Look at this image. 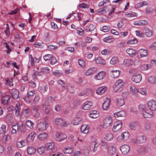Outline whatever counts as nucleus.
I'll return each instance as SVG.
<instances>
[{
    "instance_id": "54",
    "label": "nucleus",
    "mask_w": 156,
    "mask_h": 156,
    "mask_svg": "<svg viewBox=\"0 0 156 156\" xmlns=\"http://www.w3.org/2000/svg\"><path fill=\"white\" fill-rule=\"evenodd\" d=\"M19 129L21 132H25L26 130L25 125L24 124H22L20 126Z\"/></svg>"
},
{
    "instance_id": "13",
    "label": "nucleus",
    "mask_w": 156,
    "mask_h": 156,
    "mask_svg": "<svg viewBox=\"0 0 156 156\" xmlns=\"http://www.w3.org/2000/svg\"><path fill=\"white\" fill-rule=\"evenodd\" d=\"M98 145L96 141H92L90 144V150L91 151L94 152L97 151Z\"/></svg>"
},
{
    "instance_id": "35",
    "label": "nucleus",
    "mask_w": 156,
    "mask_h": 156,
    "mask_svg": "<svg viewBox=\"0 0 156 156\" xmlns=\"http://www.w3.org/2000/svg\"><path fill=\"white\" fill-rule=\"evenodd\" d=\"M137 139L139 143H143L146 141V138L145 136H140L138 137Z\"/></svg>"
},
{
    "instance_id": "6",
    "label": "nucleus",
    "mask_w": 156,
    "mask_h": 156,
    "mask_svg": "<svg viewBox=\"0 0 156 156\" xmlns=\"http://www.w3.org/2000/svg\"><path fill=\"white\" fill-rule=\"evenodd\" d=\"M35 93L34 90L28 91L27 92V96L23 98L24 100L28 103H30L31 100V98L34 96Z\"/></svg>"
},
{
    "instance_id": "2",
    "label": "nucleus",
    "mask_w": 156,
    "mask_h": 156,
    "mask_svg": "<svg viewBox=\"0 0 156 156\" xmlns=\"http://www.w3.org/2000/svg\"><path fill=\"white\" fill-rule=\"evenodd\" d=\"M123 86V83L122 80H119L117 81L113 86L114 92H120L122 90Z\"/></svg>"
},
{
    "instance_id": "1",
    "label": "nucleus",
    "mask_w": 156,
    "mask_h": 156,
    "mask_svg": "<svg viewBox=\"0 0 156 156\" xmlns=\"http://www.w3.org/2000/svg\"><path fill=\"white\" fill-rule=\"evenodd\" d=\"M139 108L140 111L142 112L141 114L144 118H148L149 115L151 116L153 115V112H152L146 109L145 106L144 105H140L139 106Z\"/></svg>"
},
{
    "instance_id": "33",
    "label": "nucleus",
    "mask_w": 156,
    "mask_h": 156,
    "mask_svg": "<svg viewBox=\"0 0 156 156\" xmlns=\"http://www.w3.org/2000/svg\"><path fill=\"white\" fill-rule=\"evenodd\" d=\"M73 150V148L72 147H68L63 150V151L65 153L69 154L71 153Z\"/></svg>"
},
{
    "instance_id": "22",
    "label": "nucleus",
    "mask_w": 156,
    "mask_h": 156,
    "mask_svg": "<svg viewBox=\"0 0 156 156\" xmlns=\"http://www.w3.org/2000/svg\"><path fill=\"white\" fill-rule=\"evenodd\" d=\"M58 83L60 85V89L62 91H63L65 90L66 89V83L62 80H59L58 81Z\"/></svg>"
},
{
    "instance_id": "42",
    "label": "nucleus",
    "mask_w": 156,
    "mask_h": 156,
    "mask_svg": "<svg viewBox=\"0 0 156 156\" xmlns=\"http://www.w3.org/2000/svg\"><path fill=\"white\" fill-rule=\"evenodd\" d=\"M145 30L146 31L145 34L147 37H150L152 35V31L150 30L148 28H146Z\"/></svg>"
},
{
    "instance_id": "14",
    "label": "nucleus",
    "mask_w": 156,
    "mask_h": 156,
    "mask_svg": "<svg viewBox=\"0 0 156 156\" xmlns=\"http://www.w3.org/2000/svg\"><path fill=\"white\" fill-rule=\"evenodd\" d=\"M10 97L8 95L3 96L2 99V103L4 105H6L10 102Z\"/></svg>"
},
{
    "instance_id": "10",
    "label": "nucleus",
    "mask_w": 156,
    "mask_h": 156,
    "mask_svg": "<svg viewBox=\"0 0 156 156\" xmlns=\"http://www.w3.org/2000/svg\"><path fill=\"white\" fill-rule=\"evenodd\" d=\"M32 108L33 111L35 112L34 116L36 118H38L40 115V107L38 105H34L33 106Z\"/></svg>"
},
{
    "instance_id": "29",
    "label": "nucleus",
    "mask_w": 156,
    "mask_h": 156,
    "mask_svg": "<svg viewBox=\"0 0 156 156\" xmlns=\"http://www.w3.org/2000/svg\"><path fill=\"white\" fill-rule=\"evenodd\" d=\"M108 152L110 155H115L116 152L115 148L112 146L109 147L108 149Z\"/></svg>"
},
{
    "instance_id": "40",
    "label": "nucleus",
    "mask_w": 156,
    "mask_h": 156,
    "mask_svg": "<svg viewBox=\"0 0 156 156\" xmlns=\"http://www.w3.org/2000/svg\"><path fill=\"white\" fill-rule=\"evenodd\" d=\"M86 126V125H82L81 126V127L80 129L81 131L82 132H83L85 133H87L89 131V128H87V129H86V128H85Z\"/></svg>"
},
{
    "instance_id": "15",
    "label": "nucleus",
    "mask_w": 156,
    "mask_h": 156,
    "mask_svg": "<svg viewBox=\"0 0 156 156\" xmlns=\"http://www.w3.org/2000/svg\"><path fill=\"white\" fill-rule=\"evenodd\" d=\"M83 105L82 107V108L84 110H88L90 109L93 105L92 102L90 101H87L83 104Z\"/></svg>"
},
{
    "instance_id": "57",
    "label": "nucleus",
    "mask_w": 156,
    "mask_h": 156,
    "mask_svg": "<svg viewBox=\"0 0 156 156\" xmlns=\"http://www.w3.org/2000/svg\"><path fill=\"white\" fill-rule=\"evenodd\" d=\"M15 114L17 116H18L20 115V109L18 107V106L17 105L16 106L15 108Z\"/></svg>"
},
{
    "instance_id": "49",
    "label": "nucleus",
    "mask_w": 156,
    "mask_h": 156,
    "mask_svg": "<svg viewBox=\"0 0 156 156\" xmlns=\"http://www.w3.org/2000/svg\"><path fill=\"white\" fill-rule=\"evenodd\" d=\"M139 94L140 93L142 94L146 95V90L145 88H140L138 89Z\"/></svg>"
},
{
    "instance_id": "63",
    "label": "nucleus",
    "mask_w": 156,
    "mask_h": 156,
    "mask_svg": "<svg viewBox=\"0 0 156 156\" xmlns=\"http://www.w3.org/2000/svg\"><path fill=\"white\" fill-rule=\"evenodd\" d=\"M67 89L69 92L70 93H73L74 92V89L71 86H68Z\"/></svg>"
},
{
    "instance_id": "43",
    "label": "nucleus",
    "mask_w": 156,
    "mask_h": 156,
    "mask_svg": "<svg viewBox=\"0 0 156 156\" xmlns=\"http://www.w3.org/2000/svg\"><path fill=\"white\" fill-rule=\"evenodd\" d=\"M113 138V135L110 133H107L105 137V139L107 141H110Z\"/></svg>"
},
{
    "instance_id": "60",
    "label": "nucleus",
    "mask_w": 156,
    "mask_h": 156,
    "mask_svg": "<svg viewBox=\"0 0 156 156\" xmlns=\"http://www.w3.org/2000/svg\"><path fill=\"white\" fill-rule=\"evenodd\" d=\"M51 56V55L49 54L45 55L44 56V59L45 61L49 60L50 59Z\"/></svg>"
},
{
    "instance_id": "45",
    "label": "nucleus",
    "mask_w": 156,
    "mask_h": 156,
    "mask_svg": "<svg viewBox=\"0 0 156 156\" xmlns=\"http://www.w3.org/2000/svg\"><path fill=\"white\" fill-rule=\"evenodd\" d=\"M46 148L44 147H41L37 149V152L40 154H42L44 152Z\"/></svg>"
},
{
    "instance_id": "30",
    "label": "nucleus",
    "mask_w": 156,
    "mask_h": 156,
    "mask_svg": "<svg viewBox=\"0 0 156 156\" xmlns=\"http://www.w3.org/2000/svg\"><path fill=\"white\" fill-rule=\"evenodd\" d=\"M94 68H91L88 69L85 72V75L86 76H89L93 74L95 71Z\"/></svg>"
},
{
    "instance_id": "58",
    "label": "nucleus",
    "mask_w": 156,
    "mask_h": 156,
    "mask_svg": "<svg viewBox=\"0 0 156 156\" xmlns=\"http://www.w3.org/2000/svg\"><path fill=\"white\" fill-rule=\"evenodd\" d=\"M79 7H80L82 8H87L89 7V5L84 4V3H83L82 4H81L78 5Z\"/></svg>"
},
{
    "instance_id": "5",
    "label": "nucleus",
    "mask_w": 156,
    "mask_h": 156,
    "mask_svg": "<svg viewBox=\"0 0 156 156\" xmlns=\"http://www.w3.org/2000/svg\"><path fill=\"white\" fill-rule=\"evenodd\" d=\"M55 124L61 126H66L68 125L69 123L67 122H65L63 120L60 118H57L55 119Z\"/></svg>"
},
{
    "instance_id": "62",
    "label": "nucleus",
    "mask_w": 156,
    "mask_h": 156,
    "mask_svg": "<svg viewBox=\"0 0 156 156\" xmlns=\"http://www.w3.org/2000/svg\"><path fill=\"white\" fill-rule=\"evenodd\" d=\"M57 47V46H54L53 45H49L48 46V48L49 50L52 51L54 50Z\"/></svg>"
},
{
    "instance_id": "11",
    "label": "nucleus",
    "mask_w": 156,
    "mask_h": 156,
    "mask_svg": "<svg viewBox=\"0 0 156 156\" xmlns=\"http://www.w3.org/2000/svg\"><path fill=\"white\" fill-rule=\"evenodd\" d=\"M110 104V99L108 98H106L102 104V108L104 110H107L109 108Z\"/></svg>"
},
{
    "instance_id": "8",
    "label": "nucleus",
    "mask_w": 156,
    "mask_h": 156,
    "mask_svg": "<svg viewBox=\"0 0 156 156\" xmlns=\"http://www.w3.org/2000/svg\"><path fill=\"white\" fill-rule=\"evenodd\" d=\"M122 127V123L119 121L115 122L114 125L112 130L114 132H117Z\"/></svg>"
},
{
    "instance_id": "51",
    "label": "nucleus",
    "mask_w": 156,
    "mask_h": 156,
    "mask_svg": "<svg viewBox=\"0 0 156 156\" xmlns=\"http://www.w3.org/2000/svg\"><path fill=\"white\" fill-rule=\"evenodd\" d=\"M137 43V41L135 38L133 39L129 40L127 42V43L129 44H136Z\"/></svg>"
},
{
    "instance_id": "27",
    "label": "nucleus",
    "mask_w": 156,
    "mask_h": 156,
    "mask_svg": "<svg viewBox=\"0 0 156 156\" xmlns=\"http://www.w3.org/2000/svg\"><path fill=\"white\" fill-rule=\"evenodd\" d=\"M47 136L48 134L47 133H43L39 134L38 136V138L41 140H44L47 138Z\"/></svg>"
},
{
    "instance_id": "52",
    "label": "nucleus",
    "mask_w": 156,
    "mask_h": 156,
    "mask_svg": "<svg viewBox=\"0 0 156 156\" xmlns=\"http://www.w3.org/2000/svg\"><path fill=\"white\" fill-rule=\"evenodd\" d=\"M36 136V133L34 132H33L29 135L28 138H30L32 140H33Z\"/></svg>"
},
{
    "instance_id": "19",
    "label": "nucleus",
    "mask_w": 156,
    "mask_h": 156,
    "mask_svg": "<svg viewBox=\"0 0 156 156\" xmlns=\"http://www.w3.org/2000/svg\"><path fill=\"white\" fill-rule=\"evenodd\" d=\"M67 137L66 135L64 134H58L56 135V137L55 140L56 141H61Z\"/></svg>"
},
{
    "instance_id": "44",
    "label": "nucleus",
    "mask_w": 156,
    "mask_h": 156,
    "mask_svg": "<svg viewBox=\"0 0 156 156\" xmlns=\"http://www.w3.org/2000/svg\"><path fill=\"white\" fill-rule=\"evenodd\" d=\"M156 80V77L155 76H151L148 79V81L151 83H154Z\"/></svg>"
},
{
    "instance_id": "20",
    "label": "nucleus",
    "mask_w": 156,
    "mask_h": 156,
    "mask_svg": "<svg viewBox=\"0 0 156 156\" xmlns=\"http://www.w3.org/2000/svg\"><path fill=\"white\" fill-rule=\"evenodd\" d=\"M126 112L124 111H121L114 114L115 117H124L126 116Z\"/></svg>"
},
{
    "instance_id": "12",
    "label": "nucleus",
    "mask_w": 156,
    "mask_h": 156,
    "mask_svg": "<svg viewBox=\"0 0 156 156\" xmlns=\"http://www.w3.org/2000/svg\"><path fill=\"white\" fill-rule=\"evenodd\" d=\"M130 93L133 96H137L139 94L138 89L135 86L132 85L130 87Z\"/></svg>"
},
{
    "instance_id": "34",
    "label": "nucleus",
    "mask_w": 156,
    "mask_h": 156,
    "mask_svg": "<svg viewBox=\"0 0 156 156\" xmlns=\"http://www.w3.org/2000/svg\"><path fill=\"white\" fill-rule=\"evenodd\" d=\"M133 63V61L130 59H126L123 62V64L127 66L132 65Z\"/></svg>"
},
{
    "instance_id": "56",
    "label": "nucleus",
    "mask_w": 156,
    "mask_h": 156,
    "mask_svg": "<svg viewBox=\"0 0 156 156\" xmlns=\"http://www.w3.org/2000/svg\"><path fill=\"white\" fill-rule=\"evenodd\" d=\"M40 99V97L39 95H37L36 96L33 101V103L36 104L39 101Z\"/></svg>"
},
{
    "instance_id": "48",
    "label": "nucleus",
    "mask_w": 156,
    "mask_h": 156,
    "mask_svg": "<svg viewBox=\"0 0 156 156\" xmlns=\"http://www.w3.org/2000/svg\"><path fill=\"white\" fill-rule=\"evenodd\" d=\"M25 142L24 141L22 140L20 142H18L16 143L17 147L18 148H20L24 145Z\"/></svg>"
},
{
    "instance_id": "18",
    "label": "nucleus",
    "mask_w": 156,
    "mask_h": 156,
    "mask_svg": "<svg viewBox=\"0 0 156 156\" xmlns=\"http://www.w3.org/2000/svg\"><path fill=\"white\" fill-rule=\"evenodd\" d=\"M106 90V87L105 86H104L97 89L96 90V93L98 94L101 95L104 93Z\"/></svg>"
},
{
    "instance_id": "61",
    "label": "nucleus",
    "mask_w": 156,
    "mask_h": 156,
    "mask_svg": "<svg viewBox=\"0 0 156 156\" xmlns=\"http://www.w3.org/2000/svg\"><path fill=\"white\" fill-rule=\"evenodd\" d=\"M30 112V109L29 108H27L26 109H25L24 111L22 112V115H23L25 113L26 115H25V116H27L28 115V113H29Z\"/></svg>"
},
{
    "instance_id": "3",
    "label": "nucleus",
    "mask_w": 156,
    "mask_h": 156,
    "mask_svg": "<svg viewBox=\"0 0 156 156\" xmlns=\"http://www.w3.org/2000/svg\"><path fill=\"white\" fill-rule=\"evenodd\" d=\"M112 118L110 117H106L103 121V127L106 128L109 127L112 122Z\"/></svg>"
},
{
    "instance_id": "26",
    "label": "nucleus",
    "mask_w": 156,
    "mask_h": 156,
    "mask_svg": "<svg viewBox=\"0 0 156 156\" xmlns=\"http://www.w3.org/2000/svg\"><path fill=\"white\" fill-rule=\"evenodd\" d=\"M82 119L80 117L75 118L72 120V123L74 125H77L81 123Z\"/></svg>"
},
{
    "instance_id": "50",
    "label": "nucleus",
    "mask_w": 156,
    "mask_h": 156,
    "mask_svg": "<svg viewBox=\"0 0 156 156\" xmlns=\"http://www.w3.org/2000/svg\"><path fill=\"white\" fill-rule=\"evenodd\" d=\"M137 126V123L135 122H132L129 125L130 127L132 129H134Z\"/></svg>"
},
{
    "instance_id": "32",
    "label": "nucleus",
    "mask_w": 156,
    "mask_h": 156,
    "mask_svg": "<svg viewBox=\"0 0 156 156\" xmlns=\"http://www.w3.org/2000/svg\"><path fill=\"white\" fill-rule=\"evenodd\" d=\"M126 52L127 53L131 56L135 55L136 54V51L134 50L133 49L129 48L126 50Z\"/></svg>"
},
{
    "instance_id": "59",
    "label": "nucleus",
    "mask_w": 156,
    "mask_h": 156,
    "mask_svg": "<svg viewBox=\"0 0 156 156\" xmlns=\"http://www.w3.org/2000/svg\"><path fill=\"white\" fill-rule=\"evenodd\" d=\"M151 125L148 122H146L144 124V128L147 130H149L151 128Z\"/></svg>"
},
{
    "instance_id": "4",
    "label": "nucleus",
    "mask_w": 156,
    "mask_h": 156,
    "mask_svg": "<svg viewBox=\"0 0 156 156\" xmlns=\"http://www.w3.org/2000/svg\"><path fill=\"white\" fill-rule=\"evenodd\" d=\"M37 126L39 130L42 131L46 129L48 125L46 122H42L38 123Z\"/></svg>"
},
{
    "instance_id": "28",
    "label": "nucleus",
    "mask_w": 156,
    "mask_h": 156,
    "mask_svg": "<svg viewBox=\"0 0 156 156\" xmlns=\"http://www.w3.org/2000/svg\"><path fill=\"white\" fill-rule=\"evenodd\" d=\"M111 76L114 78H116L119 76V71L117 70H113L112 71Z\"/></svg>"
},
{
    "instance_id": "21",
    "label": "nucleus",
    "mask_w": 156,
    "mask_h": 156,
    "mask_svg": "<svg viewBox=\"0 0 156 156\" xmlns=\"http://www.w3.org/2000/svg\"><path fill=\"white\" fill-rule=\"evenodd\" d=\"M138 53L140 55L141 57L147 56L148 55L147 51L146 49H140Z\"/></svg>"
},
{
    "instance_id": "23",
    "label": "nucleus",
    "mask_w": 156,
    "mask_h": 156,
    "mask_svg": "<svg viewBox=\"0 0 156 156\" xmlns=\"http://www.w3.org/2000/svg\"><path fill=\"white\" fill-rule=\"evenodd\" d=\"M12 97L14 99H17L18 97L19 92L16 89H13L12 91Z\"/></svg>"
},
{
    "instance_id": "55",
    "label": "nucleus",
    "mask_w": 156,
    "mask_h": 156,
    "mask_svg": "<svg viewBox=\"0 0 156 156\" xmlns=\"http://www.w3.org/2000/svg\"><path fill=\"white\" fill-rule=\"evenodd\" d=\"M78 63L79 65L82 67L84 66L85 65V62L84 61L81 59H79L78 60Z\"/></svg>"
},
{
    "instance_id": "41",
    "label": "nucleus",
    "mask_w": 156,
    "mask_h": 156,
    "mask_svg": "<svg viewBox=\"0 0 156 156\" xmlns=\"http://www.w3.org/2000/svg\"><path fill=\"white\" fill-rule=\"evenodd\" d=\"M25 124L30 129L33 128V123L30 120H27L25 122Z\"/></svg>"
},
{
    "instance_id": "47",
    "label": "nucleus",
    "mask_w": 156,
    "mask_h": 156,
    "mask_svg": "<svg viewBox=\"0 0 156 156\" xmlns=\"http://www.w3.org/2000/svg\"><path fill=\"white\" fill-rule=\"evenodd\" d=\"M148 151V148H147L140 147L138 150V153H143L147 152Z\"/></svg>"
},
{
    "instance_id": "64",
    "label": "nucleus",
    "mask_w": 156,
    "mask_h": 156,
    "mask_svg": "<svg viewBox=\"0 0 156 156\" xmlns=\"http://www.w3.org/2000/svg\"><path fill=\"white\" fill-rule=\"evenodd\" d=\"M125 44V43L123 42L119 43L118 44L117 47L119 48H122L124 47Z\"/></svg>"
},
{
    "instance_id": "53",
    "label": "nucleus",
    "mask_w": 156,
    "mask_h": 156,
    "mask_svg": "<svg viewBox=\"0 0 156 156\" xmlns=\"http://www.w3.org/2000/svg\"><path fill=\"white\" fill-rule=\"evenodd\" d=\"M50 59H51L50 63L51 64H54L57 62V61L55 57H53L52 55Z\"/></svg>"
},
{
    "instance_id": "37",
    "label": "nucleus",
    "mask_w": 156,
    "mask_h": 156,
    "mask_svg": "<svg viewBox=\"0 0 156 156\" xmlns=\"http://www.w3.org/2000/svg\"><path fill=\"white\" fill-rule=\"evenodd\" d=\"M95 28V26L93 24H90L89 26L86 28L85 31L87 32L89 31H93Z\"/></svg>"
},
{
    "instance_id": "16",
    "label": "nucleus",
    "mask_w": 156,
    "mask_h": 156,
    "mask_svg": "<svg viewBox=\"0 0 156 156\" xmlns=\"http://www.w3.org/2000/svg\"><path fill=\"white\" fill-rule=\"evenodd\" d=\"M105 75V72L103 71L100 72L95 76L94 79L97 80H101L103 79Z\"/></svg>"
},
{
    "instance_id": "31",
    "label": "nucleus",
    "mask_w": 156,
    "mask_h": 156,
    "mask_svg": "<svg viewBox=\"0 0 156 156\" xmlns=\"http://www.w3.org/2000/svg\"><path fill=\"white\" fill-rule=\"evenodd\" d=\"M35 151V149L33 147H29L27 149V152L29 154L31 155L34 154Z\"/></svg>"
},
{
    "instance_id": "36",
    "label": "nucleus",
    "mask_w": 156,
    "mask_h": 156,
    "mask_svg": "<svg viewBox=\"0 0 156 156\" xmlns=\"http://www.w3.org/2000/svg\"><path fill=\"white\" fill-rule=\"evenodd\" d=\"M125 104L124 100L121 98H119L117 101V105L119 107H121L123 105Z\"/></svg>"
},
{
    "instance_id": "9",
    "label": "nucleus",
    "mask_w": 156,
    "mask_h": 156,
    "mask_svg": "<svg viewBox=\"0 0 156 156\" xmlns=\"http://www.w3.org/2000/svg\"><path fill=\"white\" fill-rule=\"evenodd\" d=\"M120 150L123 154H126L129 152L130 148L128 145L124 144L121 146Z\"/></svg>"
},
{
    "instance_id": "24",
    "label": "nucleus",
    "mask_w": 156,
    "mask_h": 156,
    "mask_svg": "<svg viewBox=\"0 0 156 156\" xmlns=\"http://www.w3.org/2000/svg\"><path fill=\"white\" fill-rule=\"evenodd\" d=\"M148 23L147 21L145 20H142L135 22L134 23V24L135 25L141 26L147 25Z\"/></svg>"
},
{
    "instance_id": "38",
    "label": "nucleus",
    "mask_w": 156,
    "mask_h": 156,
    "mask_svg": "<svg viewBox=\"0 0 156 156\" xmlns=\"http://www.w3.org/2000/svg\"><path fill=\"white\" fill-rule=\"evenodd\" d=\"M96 62L98 64L104 65L105 63V61L102 59L101 57H98L96 59Z\"/></svg>"
},
{
    "instance_id": "46",
    "label": "nucleus",
    "mask_w": 156,
    "mask_h": 156,
    "mask_svg": "<svg viewBox=\"0 0 156 156\" xmlns=\"http://www.w3.org/2000/svg\"><path fill=\"white\" fill-rule=\"evenodd\" d=\"M118 62V58L116 57H113L111 59L110 63L112 64H115Z\"/></svg>"
},
{
    "instance_id": "25",
    "label": "nucleus",
    "mask_w": 156,
    "mask_h": 156,
    "mask_svg": "<svg viewBox=\"0 0 156 156\" xmlns=\"http://www.w3.org/2000/svg\"><path fill=\"white\" fill-rule=\"evenodd\" d=\"M54 143H48L46 144L45 145V147L48 150H52L54 148Z\"/></svg>"
},
{
    "instance_id": "17",
    "label": "nucleus",
    "mask_w": 156,
    "mask_h": 156,
    "mask_svg": "<svg viewBox=\"0 0 156 156\" xmlns=\"http://www.w3.org/2000/svg\"><path fill=\"white\" fill-rule=\"evenodd\" d=\"M141 79V76L140 74L134 75L131 78L133 81L136 83H138L140 82Z\"/></svg>"
},
{
    "instance_id": "7",
    "label": "nucleus",
    "mask_w": 156,
    "mask_h": 156,
    "mask_svg": "<svg viewBox=\"0 0 156 156\" xmlns=\"http://www.w3.org/2000/svg\"><path fill=\"white\" fill-rule=\"evenodd\" d=\"M148 106L151 110L154 111L156 110V101L153 100H150L147 103Z\"/></svg>"
},
{
    "instance_id": "39",
    "label": "nucleus",
    "mask_w": 156,
    "mask_h": 156,
    "mask_svg": "<svg viewBox=\"0 0 156 156\" xmlns=\"http://www.w3.org/2000/svg\"><path fill=\"white\" fill-rule=\"evenodd\" d=\"M151 65H143L141 66L140 67V69L141 70H147L151 68Z\"/></svg>"
}]
</instances>
